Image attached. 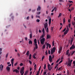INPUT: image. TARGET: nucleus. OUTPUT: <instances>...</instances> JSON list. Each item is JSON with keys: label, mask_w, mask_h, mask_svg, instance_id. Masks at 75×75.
Returning a JSON list of instances; mask_svg holds the SVG:
<instances>
[{"label": "nucleus", "mask_w": 75, "mask_h": 75, "mask_svg": "<svg viewBox=\"0 0 75 75\" xmlns=\"http://www.w3.org/2000/svg\"><path fill=\"white\" fill-rule=\"evenodd\" d=\"M17 55L19 57H20V54L19 53H18L17 54Z\"/></svg>", "instance_id": "6e6d98bb"}, {"label": "nucleus", "mask_w": 75, "mask_h": 75, "mask_svg": "<svg viewBox=\"0 0 75 75\" xmlns=\"http://www.w3.org/2000/svg\"><path fill=\"white\" fill-rule=\"evenodd\" d=\"M69 50H67L66 51V55H68V54H69Z\"/></svg>", "instance_id": "412c9836"}, {"label": "nucleus", "mask_w": 75, "mask_h": 75, "mask_svg": "<svg viewBox=\"0 0 75 75\" xmlns=\"http://www.w3.org/2000/svg\"><path fill=\"white\" fill-rule=\"evenodd\" d=\"M63 23L64 24L65 23V18H63Z\"/></svg>", "instance_id": "393cba45"}, {"label": "nucleus", "mask_w": 75, "mask_h": 75, "mask_svg": "<svg viewBox=\"0 0 75 75\" xmlns=\"http://www.w3.org/2000/svg\"><path fill=\"white\" fill-rule=\"evenodd\" d=\"M75 51H73L71 53V55H73V54H74V53H75Z\"/></svg>", "instance_id": "a19ab883"}, {"label": "nucleus", "mask_w": 75, "mask_h": 75, "mask_svg": "<svg viewBox=\"0 0 75 75\" xmlns=\"http://www.w3.org/2000/svg\"><path fill=\"white\" fill-rule=\"evenodd\" d=\"M48 53L49 54H50V50H48Z\"/></svg>", "instance_id": "69168bd1"}, {"label": "nucleus", "mask_w": 75, "mask_h": 75, "mask_svg": "<svg viewBox=\"0 0 75 75\" xmlns=\"http://www.w3.org/2000/svg\"><path fill=\"white\" fill-rule=\"evenodd\" d=\"M69 70H67V74L68 75H69Z\"/></svg>", "instance_id": "338daca9"}, {"label": "nucleus", "mask_w": 75, "mask_h": 75, "mask_svg": "<svg viewBox=\"0 0 75 75\" xmlns=\"http://www.w3.org/2000/svg\"><path fill=\"white\" fill-rule=\"evenodd\" d=\"M29 53V51H27V52H26V55H28Z\"/></svg>", "instance_id": "c756f323"}, {"label": "nucleus", "mask_w": 75, "mask_h": 75, "mask_svg": "<svg viewBox=\"0 0 75 75\" xmlns=\"http://www.w3.org/2000/svg\"><path fill=\"white\" fill-rule=\"evenodd\" d=\"M68 26L69 28H71V23H69L68 24Z\"/></svg>", "instance_id": "a18cd8bd"}, {"label": "nucleus", "mask_w": 75, "mask_h": 75, "mask_svg": "<svg viewBox=\"0 0 75 75\" xmlns=\"http://www.w3.org/2000/svg\"><path fill=\"white\" fill-rule=\"evenodd\" d=\"M14 59H12L11 60V63H12V62H13V63H14Z\"/></svg>", "instance_id": "bb28decb"}, {"label": "nucleus", "mask_w": 75, "mask_h": 75, "mask_svg": "<svg viewBox=\"0 0 75 75\" xmlns=\"http://www.w3.org/2000/svg\"><path fill=\"white\" fill-rule=\"evenodd\" d=\"M36 21L38 22V23H39V22L40 21V20L38 19H37L36 20Z\"/></svg>", "instance_id": "f704fd0d"}, {"label": "nucleus", "mask_w": 75, "mask_h": 75, "mask_svg": "<svg viewBox=\"0 0 75 75\" xmlns=\"http://www.w3.org/2000/svg\"><path fill=\"white\" fill-rule=\"evenodd\" d=\"M45 54L46 55H47V54H48V52H47V51L45 52Z\"/></svg>", "instance_id": "e2e57ef3"}, {"label": "nucleus", "mask_w": 75, "mask_h": 75, "mask_svg": "<svg viewBox=\"0 0 75 75\" xmlns=\"http://www.w3.org/2000/svg\"><path fill=\"white\" fill-rule=\"evenodd\" d=\"M35 46L36 48L37 49V48H38V45H37V43H35Z\"/></svg>", "instance_id": "aec40b11"}, {"label": "nucleus", "mask_w": 75, "mask_h": 75, "mask_svg": "<svg viewBox=\"0 0 75 75\" xmlns=\"http://www.w3.org/2000/svg\"><path fill=\"white\" fill-rule=\"evenodd\" d=\"M24 67H23L21 69V70L20 71V73L21 74V75H23L24 73Z\"/></svg>", "instance_id": "f257e3e1"}, {"label": "nucleus", "mask_w": 75, "mask_h": 75, "mask_svg": "<svg viewBox=\"0 0 75 75\" xmlns=\"http://www.w3.org/2000/svg\"><path fill=\"white\" fill-rule=\"evenodd\" d=\"M71 64H72V63H71L70 62V61H69L68 63V66H69V67H71Z\"/></svg>", "instance_id": "1a4fd4ad"}, {"label": "nucleus", "mask_w": 75, "mask_h": 75, "mask_svg": "<svg viewBox=\"0 0 75 75\" xmlns=\"http://www.w3.org/2000/svg\"><path fill=\"white\" fill-rule=\"evenodd\" d=\"M54 58V55H53V56L51 57V55H50L49 56V60L50 62H52V58Z\"/></svg>", "instance_id": "f03ea898"}, {"label": "nucleus", "mask_w": 75, "mask_h": 75, "mask_svg": "<svg viewBox=\"0 0 75 75\" xmlns=\"http://www.w3.org/2000/svg\"><path fill=\"white\" fill-rule=\"evenodd\" d=\"M54 27H53L51 28V31H52L54 30Z\"/></svg>", "instance_id": "c85d7f7f"}, {"label": "nucleus", "mask_w": 75, "mask_h": 75, "mask_svg": "<svg viewBox=\"0 0 75 75\" xmlns=\"http://www.w3.org/2000/svg\"><path fill=\"white\" fill-rule=\"evenodd\" d=\"M42 32L43 33V34H45V30L44 29V28H43V29L42 30Z\"/></svg>", "instance_id": "a211bd4d"}, {"label": "nucleus", "mask_w": 75, "mask_h": 75, "mask_svg": "<svg viewBox=\"0 0 75 75\" xmlns=\"http://www.w3.org/2000/svg\"><path fill=\"white\" fill-rule=\"evenodd\" d=\"M32 37H33V35H32V33H31L30 35V38H32Z\"/></svg>", "instance_id": "4be33fe9"}, {"label": "nucleus", "mask_w": 75, "mask_h": 75, "mask_svg": "<svg viewBox=\"0 0 75 75\" xmlns=\"http://www.w3.org/2000/svg\"><path fill=\"white\" fill-rule=\"evenodd\" d=\"M36 56V53H34L33 56V58H34V59H36V57H35Z\"/></svg>", "instance_id": "9d476101"}, {"label": "nucleus", "mask_w": 75, "mask_h": 75, "mask_svg": "<svg viewBox=\"0 0 75 75\" xmlns=\"http://www.w3.org/2000/svg\"><path fill=\"white\" fill-rule=\"evenodd\" d=\"M8 53H7L6 54V58H7V57H8Z\"/></svg>", "instance_id": "49530a36"}, {"label": "nucleus", "mask_w": 75, "mask_h": 75, "mask_svg": "<svg viewBox=\"0 0 75 75\" xmlns=\"http://www.w3.org/2000/svg\"><path fill=\"white\" fill-rule=\"evenodd\" d=\"M54 9L55 10V11H57V8L56 7H55Z\"/></svg>", "instance_id": "680f3d73"}, {"label": "nucleus", "mask_w": 75, "mask_h": 75, "mask_svg": "<svg viewBox=\"0 0 75 75\" xmlns=\"http://www.w3.org/2000/svg\"><path fill=\"white\" fill-rule=\"evenodd\" d=\"M13 72H16L18 73L19 72V71L17 69H15L13 71Z\"/></svg>", "instance_id": "ddd939ff"}, {"label": "nucleus", "mask_w": 75, "mask_h": 75, "mask_svg": "<svg viewBox=\"0 0 75 75\" xmlns=\"http://www.w3.org/2000/svg\"><path fill=\"white\" fill-rule=\"evenodd\" d=\"M63 61L62 60H61V61H60L59 63V64H60V63H61Z\"/></svg>", "instance_id": "3c124183"}, {"label": "nucleus", "mask_w": 75, "mask_h": 75, "mask_svg": "<svg viewBox=\"0 0 75 75\" xmlns=\"http://www.w3.org/2000/svg\"><path fill=\"white\" fill-rule=\"evenodd\" d=\"M20 65L21 66H23V64L21 63V64H20Z\"/></svg>", "instance_id": "de8ad7c7"}, {"label": "nucleus", "mask_w": 75, "mask_h": 75, "mask_svg": "<svg viewBox=\"0 0 75 75\" xmlns=\"http://www.w3.org/2000/svg\"><path fill=\"white\" fill-rule=\"evenodd\" d=\"M45 45H44L42 47V48L43 49H45Z\"/></svg>", "instance_id": "a878e982"}, {"label": "nucleus", "mask_w": 75, "mask_h": 75, "mask_svg": "<svg viewBox=\"0 0 75 75\" xmlns=\"http://www.w3.org/2000/svg\"><path fill=\"white\" fill-rule=\"evenodd\" d=\"M44 69H46V64H45Z\"/></svg>", "instance_id": "2f4dec72"}, {"label": "nucleus", "mask_w": 75, "mask_h": 75, "mask_svg": "<svg viewBox=\"0 0 75 75\" xmlns=\"http://www.w3.org/2000/svg\"><path fill=\"white\" fill-rule=\"evenodd\" d=\"M17 63H18L17 62L15 63V64H14V66H16V65H17Z\"/></svg>", "instance_id": "0e129e2a"}, {"label": "nucleus", "mask_w": 75, "mask_h": 75, "mask_svg": "<svg viewBox=\"0 0 75 75\" xmlns=\"http://www.w3.org/2000/svg\"><path fill=\"white\" fill-rule=\"evenodd\" d=\"M62 50V47L60 46V48L59 49V52H58V53H59V54H60V53H61V52Z\"/></svg>", "instance_id": "6e6552de"}, {"label": "nucleus", "mask_w": 75, "mask_h": 75, "mask_svg": "<svg viewBox=\"0 0 75 75\" xmlns=\"http://www.w3.org/2000/svg\"><path fill=\"white\" fill-rule=\"evenodd\" d=\"M37 14H38V15H40V14H41V12H37Z\"/></svg>", "instance_id": "e433bc0d"}, {"label": "nucleus", "mask_w": 75, "mask_h": 75, "mask_svg": "<svg viewBox=\"0 0 75 75\" xmlns=\"http://www.w3.org/2000/svg\"><path fill=\"white\" fill-rule=\"evenodd\" d=\"M54 40H53L52 42V46H54Z\"/></svg>", "instance_id": "cd10ccee"}, {"label": "nucleus", "mask_w": 75, "mask_h": 75, "mask_svg": "<svg viewBox=\"0 0 75 75\" xmlns=\"http://www.w3.org/2000/svg\"><path fill=\"white\" fill-rule=\"evenodd\" d=\"M3 67H4V66H3V65H2L1 67V71H2Z\"/></svg>", "instance_id": "79ce46f5"}, {"label": "nucleus", "mask_w": 75, "mask_h": 75, "mask_svg": "<svg viewBox=\"0 0 75 75\" xmlns=\"http://www.w3.org/2000/svg\"><path fill=\"white\" fill-rule=\"evenodd\" d=\"M46 45H47L46 48L47 49H48V47L49 48H50L51 47V45L49 43H47L46 44Z\"/></svg>", "instance_id": "39448f33"}, {"label": "nucleus", "mask_w": 75, "mask_h": 75, "mask_svg": "<svg viewBox=\"0 0 75 75\" xmlns=\"http://www.w3.org/2000/svg\"><path fill=\"white\" fill-rule=\"evenodd\" d=\"M49 21V24L50 25L51 24V18H50Z\"/></svg>", "instance_id": "4468645a"}, {"label": "nucleus", "mask_w": 75, "mask_h": 75, "mask_svg": "<svg viewBox=\"0 0 75 75\" xmlns=\"http://www.w3.org/2000/svg\"><path fill=\"white\" fill-rule=\"evenodd\" d=\"M59 2H64V1L63 0H59Z\"/></svg>", "instance_id": "ea45409f"}, {"label": "nucleus", "mask_w": 75, "mask_h": 75, "mask_svg": "<svg viewBox=\"0 0 75 75\" xmlns=\"http://www.w3.org/2000/svg\"><path fill=\"white\" fill-rule=\"evenodd\" d=\"M41 10V7L40 6H38V8H37V11H40Z\"/></svg>", "instance_id": "9b49d317"}, {"label": "nucleus", "mask_w": 75, "mask_h": 75, "mask_svg": "<svg viewBox=\"0 0 75 75\" xmlns=\"http://www.w3.org/2000/svg\"><path fill=\"white\" fill-rule=\"evenodd\" d=\"M56 50V48L54 47L51 50V54H53V53H54Z\"/></svg>", "instance_id": "7ed1b4c3"}, {"label": "nucleus", "mask_w": 75, "mask_h": 75, "mask_svg": "<svg viewBox=\"0 0 75 75\" xmlns=\"http://www.w3.org/2000/svg\"><path fill=\"white\" fill-rule=\"evenodd\" d=\"M71 24L73 25H75V23H74V22H72Z\"/></svg>", "instance_id": "4c0bfd02"}, {"label": "nucleus", "mask_w": 75, "mask_h": 75, "mask_svg": "<svg viewBox=\"0 0 75 75\" xmlns=\"http://www.w3.org/2000/svg\"><path fill=\"white\" fill-rule=\"evenodd\" d=\"M69 2L70 3H73V1H69Z\"/></svg>", "instance_id": "09e8293b"}, {"label": "nucleus", "mask_w": 75, "mask_h": 75, "mask_svg": "<svg viewBox=\"0 0 75 75\" xmlns=\"http://www.w3.org/2000/svg\"><path fill=\"white\" fill-rule=\"evenodd\" d=\"M62 68V67H61L60 68H59L58 69V70H59V71H61V68Z\"/></svg>", "instance_id": "13d9d810"}, {"label": "nucleus", "mask_w": 75, "mask_h": 75, "mask_svg": "<svg viewBox=\"0 0 75 75\" xmlns=\"http://www.w3.org/2000/svg\"><path fill=\"white\" fill-rule=\"evenodd\" d=\"M28 43L29 44H33V42L31 41V40H30L29 41Z\"/></svg>", "instance_id": "f3484780"}, {"label": "nucleus", "mask_w": 75, "mask_h": 75, "mask_svg": "<svg viewBox=\"0 0 75 75\" xmlns=\"http://www.w3.org/2000/svg\"><path fill=\"white\" fill-rule=\"evenodd\" d=\"M74 48H75V46L74 45H72V46L70 47V50H71L72 49H74Z\"/></svg>", "instance_id": "423d86ee"}, {"label": "nucleus", "mask_w": 75, "mask_h": 75, "mask_svg": "<svg viewBox=\"0 0 75 75\" xmlns=\"http://www.w3.org/2000/svg\"><path fill=\"white\" fill-rule=\"evenodd\" d=\"M29 62L30 64V65H31V64H32V62H31L30 60L29 61Z\"/></svg>", "instance_id": "c03bdc74"}, {"label": "nucleus", "mask_w": 75, "mask_h": 75, "mask_svg": "<svg viewBox=\"0 0 75 75\" xmlns=\"http://www.w3.org/2000/svg\"><path fill=\"white\" fill-rule=\"evenodd\" d=\"M47 67H48V70H49L50 71H51V65H50V64H49L47 65Z\"/></svg>", "instance_id": "0eeeda50"}, {"label": "nucleus", "mask_w": 75, "mask_h": 75, "mask_svg": "<svg viewBox=\"0 0 75 75\" xmlns=\"http://www.w3.org/2000/svg\"><path fill=\"white\" fill-rule=\"evenodd\" d=\"M6 69L7 71H9V70L10 69V68L8 66H7L6 68Z\"/></svg>", "instance_id": "2eb2a0df"}, {"label": "nucleus", "mask_w": 75, "mask_h": 75, "mask_svg": "<svg viewBox=\"0 0 75 75\" xmlns=\"http://www.w3.org/2000/svg\"><path fill=\"white\" fill-rule=\"evenodd\" d=\"M73 64H75V61H73Z\"/></svg>", "instance_id": "774afa93"}, {"label": "nucleus", "mask_w": 75, "mask_h": 75, "mask_svg": "<svg viewBox=\"0 0 75 75\" xmlns=\"http://www.w3.org/2000/svg\"><path fill=\"white\" fill-rule=\"evenodd\" d=\"M29 18H30L29 17V16H28V17H27V18H26L27 20H29Z\"/></svg>", "instance_id": "5fc2aeb1"}, {"label": "nucleus", "mask_w": 75, "mask_h": 75, "mask_svg": "<svg viewBox=\"0 0 75 75\" xmlns=\"http://www.w3.org/2000/svg\"><path fill=\"white\" fill-rule=\"evenodd\" d=\"M45 58V57H44V56H42V59H44Z\"/></svg>", "instance_id": "4d7b16f0"}, {"label": "nucleus", "mask_w": 75, "mask_h": 75, "mask_svg": "<svg viewBox=\"0 0 75 75\" xmlns=\"http://www.w3.org/2000/svg\"><path fill=\"white\" fill-rule=\"evenodd\" d=\"M44 27L45 29H46V28H47V25H45V24H44Z\"/></svg>", "instance_id": "c9c22d12"}, {"label": "nucleus", "mask_w": 75, "mask_h": 75, "mask_svg": "<svg viewBox=\"0 0 75 75\" xmlns=\"http://www.w3.org/2000/svg\"><path fill=\"white\" fill-rule=\"evenodd\" d=\"M46 74H47V72L44 71L43 75H46Z\"/></svg>", "instance_id": "58836bf2"}, {"label": "nucleus", "mask_w": 75, "mask_h": 75, "mask_svg": "<svg viewBox=\"0 0 75 75\" xmlns=\"http://www.w3.org/2000/svg\"><path fill=\"white\" fill-rule=\"evenodd\" d=\"M72 4H69V7H68V8H70V7H71V6H72Z\"/></svg>", "instance_id": "473e14b6"}, {"label": "nucleus", "mask_w": 75, "mask_h": 75, "mask_svg": "<svg viewBox=\"0 0 75 75\" xmlns=\"http://www.w3.org/2000/svg\"><path fill=\"white\" fill-rule=\"evenodd\" d=\"M66 27L67 28V29L66 30H68V31L69 30V28H68V25H66Z\"/></svg>", "instance_id": "7c9ffc66"}, {"label": "nucleus", "mask_w": 75, "mask_h": 75, "mask_svg": "<svg viewBox=\"0 0 75 75\" xmlns=\"http://www.w3.org/2000/svg\"><path fill=\"white\" fill-rule=\"evenodd\" d=\"M2 49L1 48H0V55H1V54H2Z\"/></svg>", "instance_id": "6ab92c4d"}, {"label": "nucleus", "mask_w": 75, "mask_h": 75, "mask_svg": "<svg viewBox=\"0 0 75 75\" xmlns=\"http://www.w3.org/2000/svg\"><path fill=\"white\" fill-rule=\"evenodd\" d=\"M59 61V59H58L56 61V62L57 63Z\"/></svg>", "instance_id": "bf43d9fd"}, {"label": "nucleus", "mask_w": 75, "mask_h": 75, "mask_svg": "<svg viewBox=\"0 0 75 75\" xmlns=\"http://www.w3.org/2000/svg\"><path fill=\"white\" fill-rule=\"evenodd\" d=\"M66 30V28H65L63 30V32H65V30Z\"/></svg>", "instance_id": "052dcab7"}, {"label": "nucleus", "mask_w": 75, "mask_h": 75, "mask_svg": "<svg viewBox=\"0 0 75 75\" xmlns=\"http://www.w3.org/2000/svg\"><path fill=\"white\" fill-rule=\"evenodd\" d=\"M62 16V13H60L59 14V16H58V18H59L60 16Z\"/></svg>", "instance_id": "72a5a7b5"}, {"label": "nucleus", "mask_w": 75, "mask_h": 75, "mask_svg": "<svg viewBox=\"0 0 75 75\" xmlns=\"http://www.w3.org/2000/svg\"><path fill=\"white\" fill-rule=\"evenodd\" d=\"M68 23H71V20L70 19H69L68 20Z\"/></svg>", "instance_id": "603ef678"}, {"label": "nucleus", "mask_w": 75, "mask_h": 75, "mask_svg": "<svg viewBox=\"0 0 75 75\" xmlns=\"http://www.w3.org/2000/svg\"><path fill=\"white\" fill-rule=\"evenodd\" d=\"M44 36H45V35L43 34V35H42L40 37V38H44Z\"/></svg>", "instance_id": "b1692460"}, {"label": "nucleus", "mask_w": 75, "mask_h": 75, "mask_svg": "<svg viewBox=\"0 0 75 75\" xmlns=\"http://www.w3.org/2000/svg\"><path fill=\"white\" fill-rule=\"evenodd\" d=\"M51 37V36H50V35L47 34V39H48L49 38H50Z\"/></svg>", "instance_id": "f8f14e48"}, {"label": "nucleus", "mask_w": 75, "mask_h": 75, "mask_svg": "<svg viewBox=\"0 0 75 75\" xmlns=\"http://www.w3.org/2000/svg\"><path fill=\"white\" fill-rule=\"evenodd\" d=\"M36 17H38V18H40V16H36Z\"/></svg>", "instance_id": "864d4df0"}, {"label": "nucleus", "mask_w": 75, "mask_h": 75, "mask_svg": "<svg viewBox=\"0 0 75 75\" xmlns=\"http://www.w3.org/2000/svg\"><path fill=\"white\" fill-rule=\"evenodd\" d=\"M44 42H45V38H42L40 40L41 44L42 45H43L44 44Z\"/></svg>", "instance_id": "20e7f679"}, {"label": "nucleus", "mask_w": 75, "mask_h": 75, "mask_svg": "<svg viewBox=\"0 0 75 75\" xmlns=\"http://www.w3.org/2000/svg\"><path fill=\"white\" fill-rule=\"evenodd\" d=\"M68 30H66V31L64 32V35H66V34H67L68 33Z\"/></svg>", "instance_id": "dca6fc26"}, {"label": "nucleus", "mask_w": 75, "mask_h": 75, "mask_svg": "<svg viewBox=\"0 0 75 75\" xmlns=\"http://www.w3.org/2000/svg\"><path fill=\"white\" fill-rule=\"evenodd\" d=\"M46 31L47 33H48L49 32V31L48 30V28H47L46 30Z\"/></svg>", "instance_id": "37998d69"}, {"label": "nucleus", "mask_w": 75, "mask_h": 75, "mask_svg": "<svg viewBox=\"0 0 75 75\" xmlns=\"http://www.w3.org/2000/svg\"><path fill=\"white\" fill-rule=\"evenodd\" d=\"M34 42L35 44H37V39H35L34 40Z\"/></svg>", "instance_id": "5701e85b"}, {"label": "nucleus", "mask_w": 75, "mask_h": 75, "mask_svg": "<svg viewBox=\"0 0 75 75\" xmlns=\"http://www.w3.org/2000/svg\"><path fill=\"white\" fill-rule=\"evenodd\" d=\"M28 71H25V73L27 74H28Z\"/></svg>", "instance_id": "8fccbe9b"}]
</instances>
